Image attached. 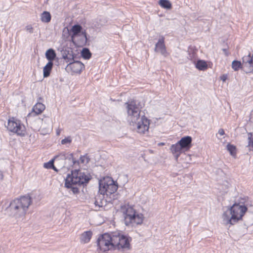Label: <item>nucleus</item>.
<instances>
[{"mask_svg":"<svg viewBox=\"0 0 253 253\" xmlns=\"http://www.w3.org/2000/svg\"><path fill=\"white\" fill-rule=\"evenodd\" d=\"M250 67H252L253 68V57L251 56L250 58L249 62L248 63Z\"/></svg>","mask_w":253,"mask_h":253,"instance_id":"37","label":"nucleus"},{"mask_svg":"<svg viewBox=\"0 0 253 253\" xmlns=\"http://www.w3.org/2000/svg\"><path fill=\"white\" fill-rule=\"evenodd\" d=\"M207 67V64L203 60H199L196 64V67L200 70H205Z\"/></svg>","mask_w":253,"mask_h":253,"instance_id":"26","label":"nucleus"},{"mask_svg":"<svg viewBox=\"0 0 253 253\" xmlns=\"http://www.w3.org/2000/svg\"><path fill=\"white\" fill-rule=\"evenodd\" d=\"M66 152H62L58 155L55 156L53 159L55 162H63L66 161Z\"/></svg>","mask_w":253,"mask_h":253,"instance_id":"24","label":"nucleus"},{"mask_svg":"<svg viewBox=\"0 0 253 253\" xmlns=\"http://www.w3.org/2000/svg\"><path fill=\"white\" fill-rule=\"evenodd\" d=\"M251 56V54L250 53L249 54V55H247V56H244L243 57V58H242L243 62L244 63L247 64L248 63V62H249L250 58Z\"/></svg>","mask_w":253,"mask_h":253,"instance_id":"34","label":"nucleus"},{"mask_svg":"<svg viewBox=\"0 0 253 253\" xmlns=\"http://www.w3.org/2000/svg\"><path fill=\"white\" fill-rule=\"evenodd\" d=\"M91 179V176L85 174L79 170L72 171L71 174H68L65 179V186L67 188H70L74 194L79 192L77 185L81 186L87 183Z\"/></svg>","mask_w":253,"mask_h":253,"instance_id":"2","label":"nucleus"},{"mask_svg":"<svg viewBox=\"0 0 253 253\" xmlns=\"http://www.w3.org/2000/svg\"><path fill=\"white\" fill-rule=\"evenodd\" d=\"M118 189V185L111 179L100 180L99 183V191L100 194L108 196L115 193Z\"/></svg>","mask_w":253,"mask_h":253,"instance_id":"8","label":"nucleus"},{"mask_svg":"<svg viewBox=\"0 0 253 253\" xmlns=\"http://www.w3.org/2000/svg\"><path fill=\"white\" fill-rule=\"evenodd\" d=\"M247 208L243 205L235 204L225 211L222 216L223 223L225 225H234L242 217L247 211Z\"/></svg>","mask_w":253,"mask_h":253,"instance_id":"3","label":"nucleus"},{"mask_svg":"<svg viewBox=\"0 0 253 253\" xmlns=\"http://www.w3.org/2000/svg\"><path fill=\"white\" fill-rule=\"evenodd\" d=\"M56 164L61 168H67L65 161L63 162H56Z\"/></svg>","mask_w":253,"mask_h":253,"instance_id":"35","label":"nucleus"},{"mask_svg":"<svg viewBox=\"0 0 253 253\" xmlns=\"http://www.w3.org/2000/svg\"><path fill=\"white\" fill-rule=\"evenodd\" d=\"M160 144V145H164V143H160V144Z\"/></svg>","mask_w":253,"mask_h":253,"instance_id":"42","label":"nucleus"},{"mask_svg":"<svg viewBox=\"0 0 253 253\" xmlns=\"http://www.w3.org/2000/svg\"><path fill=\"white\" fill-rule=\"evenodd\" d=\"M92 235V233L90 231L84 232L82 234L80 240L81 242L83 243H87L89 242Z\"/></svg>","mask_w":253,"mask_h":253,"instance_id":"19","label":"nucleus"},{"mask_svg":"<svg viewBox=\"0 0 253 253\" xmlns=\"http://www.w3.org/2000/svg\"><path fill=\"white\" fill-rule=\"evenodd\" d=\"M80 160L82 164H87L90 161V158L87 154H85L84 156H81L80 158Z\"/></svg>","mask_w":253,"mask_h":253,"instance_id":"30","label":"nucleus"},{"mask_svg":"<svg viewBox=\"0 0 253 253\" xmlns=\"http://www.w3.org/2000/svg\"><path fill=\"white\" fill-rule=\"evenodd\" d=\"M227 149L231 155L233 156L236 154V147L233 145L228 144L227 145Z\"/></svg>","mask_w":253,"mask_h":253,"instance_id":"29","label":"nucleus"},{"mask_svg":"<svg viewBox=\"0 0 253 253\" xmlns=\"http://www.w3.org/2000/svg\"><path fill=\"white\" fill-rule=\"evenodd\" d=\"M65 162L67 168L75 165H79V161L76 160L73 157V154L70 153H67Z\"/></svg>","mask_w":253,"mask_h":253,"instance_id":"16","label":"nucleus"},{"mask_svg":"<svg viewBox=\"0 0 253 253\" xmlns=\"http://www.w3.org/2000/svg\"><path fill=\"white\" fill-rule=\"evenodd\" d=\"M26 30L27 32H28L30 33H33V28L32 27L31 25H28L26 27Z\"/></svg>","mask_w":253,"mask_h":253,"instance_id":"36","label":"nucleus"},{"mask_svg":"<svg viewBox=\"0 0 253 253\" xmlns=\"http://www.w3.org/2000/svg\"><path fill=\"white\" fill-rule=\"evenodd\" d=\"M51 169H53L55 171L57 172L58 171V169L53 165V167L51 168Z\"/></svg>","mask_w":253,"mask_h":253,"instance_id":"40","label":"nucleus"},{"mask_svg":"<svg viewBox=\"0 0 253 253\" xmlns=\"http://www.w3.org/2000/svg\"><path fill=\"white\" fill-rule=\"evenodd\" d=\"M227 79V75H223L220 77V80L223 82H225Z\"/></svg>","mask_w":253,"mask_h":253,"instance_id":"38","label":"nucleus"},{"mask_svg":"<svg viewBox=\"0 0 253 253\" xmlns=\"http://www.w3.org/2000/svg\"><path fill=\"white\" fill-rule=\"evenodd\" d=\"M241 63L240 61L237 60H234L232 63V68L235 71H238L241 68Z\"/></svg>","mask_w":253,"mask_h":253,"instance_id":"28","label":"nucleus"},{"mask_svg":"<svg viewBox=\"0 0 253 253\" xmlns=\"http://www.w3.org/2000/svg\"><path fill=\"white\" fill-rule=\"evenodd\" d=\"M124 222L128 226L131 223L141 224L143 220V215L141 213H136L133 207L128 206L124 213Z\"/></svg>","mask_w":253,"mask_h":253,"instance_id":"6","label":"nucleus"},{"mask_svg":"<svg viewBox=\"0 0 253 253\" xmlns=\"http://www.w3.org/2000/svg\"><path fill=\"white\" fill-rule=\"evenodd\" d=\"M218 133L220 135H223L224 134V129H222V128L219 129V130H218Z\"/></svg>","mask_w":253,"mask_h":253,"instance_id":"39","label":"nucleus"},{"mask_svg":"<svg viewBox=\"0 0 253 253\" xmlns=\"http://www.w3.org/2000/svg\"><path fill=\"white\" fill-rule=\"evenodd\" d=\"M97 244L98 248L103 252L115 249L113 241V232L100 235L97 240Z\"/></svg>","mask_w":253,"mask_h":253,"instance_id":"7","label":"nucleus"},{"mask_svg":"<svg viewBox=\"0 0 253 253\" xmlns=\"http://www.w3.org/2000/svg\"><path fill=\"white\" fill-rule=\"evenodd\" d=\"M54 159L50 160L48 162L44 164L43 167L46 169H51L54 165Z\"/></svg>","mask_w":253,"mask_h":253,"instance_id":"31","label":"nucleus"},{"mask_svg":"<svg viewBox=\"0 0 253 253\" xmlns=\"http://www.w3.org/2000/svg\"><path fill=\"white\" fill-rule=\"evenodd\" d=\"M170 150L174 155L176 160H177L180 154L184 152L178 142L174 144H172L170 146Z\"/></svg>","mask_w":253,"mask_h":253,"instance_id":"15","label":"nucleus"},{"mask_svg":"<svg viewBox=\"0 0 253 253\" xmlns=\"http://www.w3.org/2000/svg\"><path fill=\"white\" fill-rule=\"evenodd\" d=\"M84 68V65L80 61H70L66 67L68 72L72 73L80 74L82 70Z\"/></svg>","mask_w":253,"mask_h":253,"instance_id":"10","label":"nucleus"},{"mask_svg":"<svg viewBox=\"0 0 253 253\" xmlns=\"http://www.w3.org/2000/svg\"><path fill=\"white\" fill-rule=\"evenodd\" d=\"M71 32L72 33L71 37L72 38L84 33V32H85V31L83 30V27L80 25L76 24L72 26Z\"/></svg>","mask_w":253,"mask_h":253,"instance_id":"18","label":"nucleus"},{"mask_svg":"<svg viewBox=\"0 0 253 253\" xmlns=\"http://www.w3.org/2000/svg\"><path fill=\"white\" fill-rule=\"evenodd\" d=\"M72 142V138L71 136H68L67 137H66L65 138L62 139L61 140V144L63 145H65L68 143H71Z\"/></svg>","mask_w":253,"mask_h":253,"instance_id":"32","label":"nucleus"},{"mask_svg":"<svg viewBox=\"0 0 253 253\" xmlns=\"http://www.w3.org/2000/svg\"><path fill=\"white\" fill-rule=\"evenodd\" d=\"M71 40L73 43L77 46L82 47L85 46L87 41L86 32H84V33L77 35L76 37L71 38Z\"/></svg>","mask_w":253,"mask_h":253,"instance_id":"11","label":"nucleus"},{"mask_svg":"<svg viewBox=\"0 0 253 253\" xmlns=\"http://www.w3.org/2000/svg\"><path fill=\"white\" fill-rule=\"evenodd\" d=\"M131 240V238L130 237L122 234L120 232H113V241L114 242L115 249H129Z\"/></svg>","mask_w":253,"mask_h":253,"instance_id":"5","label":"nucleus"},{"mask_svg":"<svg viewBox=\"0 0 253 253\" xmlns=\"http://www.w3.org/2000/svg\"><path fill=\"white\" fill-rule=\"evenodd\" d=\"M60 130H58V131H57V132H56L57 135H59L60 134Z\"/></svg>","mask_w":253,"mask_h":253,"instance_id":"41","label":"nucleus"},{"mask_svg":"<svg viewBox=\"0 0 253 253\" xmlns=\"http://www.w3.org/2000/svg\"><path fill=\"white\" fill-rule=\"evenodd\" d=\"M160 5L165 9H170L171 8V4L169 0H160L159 1Z\"/></svg>","mask_w":253,"mask_h":253,"instance_id":"25","label":"nucleus"},{"mask_svg":"<svg viewBox=\"0 0 253 253\" xmlns=\"http://www.w3.org/2000/svg\"><path fill=\"white\" fill-rule=\"evenodd\" d=\"M56 56L55 51L52 48L48 49L45 52V57L48 60V62H53Z\"/></svg>","mask_w":253,"mask_h":253,"instance_id":"22","label":"nucleus"},{"mask_svg":"<svg viewBox=\"0 0 253 253\" xmlns=\"http://www.w3.org/2000/svg\"><path fill=\"white\" fill-rule=\"evenodd\" d=\"M45 107L44 104L42 103L38 102L33 108V111L36 115L41 114L45 109Z\"/></svg>","mask_w":253,"mask_h":253,"instance_id":"21","label":"nucleus"},{"mask_svg":"<svg viewBox=\"0 0 253 253\" xmlns=\"http://www.w3.org/2000/svg\"><path fill=\"white\" fill-rule=\"evenodd\" d=\"M61 54L62 58L65 59L67 62L74 60V55L72 49L69 47H66L61 51Z\"/></svg>","mask_w":253,"mask_h":253,"instance_id":"14","label":"nucleus"},{"mask_svg":"<svg viewBox=\"0 0 253 253\" xmlns=\"http://www.w3.org/2000/svg\"><path fill=\"white\" fill-rule=\"evenodd\" d=\"M154 50L155 52L160 53L165 57L168 55L166 47L165 44V39L163 37H162V38L158 40V42L155 44Z\"/></svg>","mask_w":253,"mask_h":253,"instance_id":"12","label":"nucleus"},{"mask_svg":"<svg viewBox=\"0 0 253 253\" xmlns=\"http://www.w3.org/2000/svg\"><path fill=\"white\" fill-rule=\"evenodd\" d=\"M192 137L189 136H184L178 141V144L183 150V151H187L191 147Z\"/></svg>","mask_w":253,"mask_h":253,"instance_id":"13","label":"nucleus"},{"mask_svg":"<svg viewBox=\"0 0 253 253\" xmlns=\"http://www.w3.org/2000/svg\"><path fill=\"white\" fill-rule=\"evenodd\" d=\"M51 18L50 13L48 11H43L41 15V20L42 22L48 23L50 21Z\"/></svg>","mask_w":253,"mask_h":253,"instance_id":"23","label":"nucleus"},{"mask_svg":"<svg viewBox=\"0 0 253 253\" xmlns=\"http://www.w3.org/2000/svg\"><path fill=\"white\" fill-rule=\"evenodd\" d=\"M32 203L31 197L23 196L12 201L9 208L15 218L20 219L25 216Z\"/></svg>","mask_w":253,"mask_h":253,"instance_id":"4","label":"nucleus"},{"mask_svg":"<svg viewBox=\"0 0 253 253\" xmlns=\"http://www.w3.org/2000/svg\"><path fill=\"white\" fill-rule=\"evenodd\" d=\"M53 65V62H48L43 69V76L44 78L49 76Z\"/></svg>","mask_w":253,"mask_h":253,"instance_id":"20","label":"nucleus"},{"mask_svg":"<svg viewBox=\"0 0 253 253\" xmlns=\"http://www.w3.org/2000/svg\"><path fill=\"white\" fill-rule=\"evenodd\" d=\"M7 129L17 135L23 136L25 135L26 128L20 120H17L13 117L8 119L7 122Z\"/></svg>","mask_w":253,"mask_h":253,"instance_id":"9","label":"nucleus"},{"mask_svg":"<svg viewBox=\"0 0 253 253\" xmlns=\"http://www.w3.org/2000/svg\"><path fill=\"white\" fill-rule=\"evenodd\" d=\"M128 119L133 126H135L137 131L140 134L148 132L150 122L144 115L140 118V112L143 104L136 100H132L125 103Z\"/></svg>","mask_w":253,"mask_h":253,"instance_id":"1","label":"nucleus"},{"mask_svg":"<svg viewBox=\"0 0 253 253\" xmlns=\"http://www.w3.org/2000/svg\"><path fill=\"white\" fill-rule=\"evenodd\" d=\"M104 195L105 194H100V193H99V194L95 197L94 204L96 206L102 207L106 205V201L104 199Z\"/></svg>","mask_w":253,"mask_h":253,"instance_id":"17","label":"nucleus"},{"mask_svg":"<svg viewBox=\"0 0 253 253\" xmlns=\"http://www.w3.org/2000/svg\"><path fill=\"white\" fill-rule=\"evenodd\" d=\"M81 54L82 57L85 59H89L91 56V53L89 50L87 48H84L82 51Z\"/></svg>","mask_w":253,"mask_h":253,"instance_id":"27","label":"nucleus"},{"mask_svg":"<svg viewBox=\"0 0 253 253\" xmlns=\"http://www.w3.org/2000/svg\"><path fill=\"white\" fill-rule=\"evenodd\" d=\"M249 145L248 146L250 147V149H252L253 151V136L251 135V137H249Z\"/></svg>","mask_w":253,"mask_h":253,"instance_id":"33","label":"nucleus"}]
</instances>
